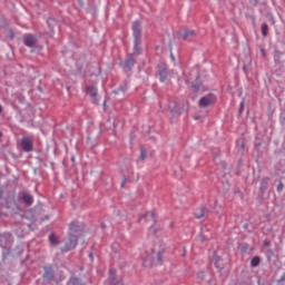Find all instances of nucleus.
<instances>
[{
    "label": "nucleus",
    "mask_w": 285,
    "mask_h": 285,
    "mask_svg": "<svg viewBox=\"0 0 285 285\" xmlns=\"http://www.w3.org/2000/svg\"><path fill=\"white\" fill-rule=\"evenodd\" d=\"M69 230V239L65 244V247H62L63 253H68V250L77 248V236H75V233H79V230H81V226L77 222H71Z\"/></svg>",
    "instance_id": "obj_1"
},
{
    "label": "nucleus",
    "mask_w": 285,
    "mask_h": 285,
    "mask_svg": "<svg viewBox=\"0 0 285 285\" xmlns=\"http://www.w3.org/2000/svg\"><path fill=\"white\" fill-rule=\"evenodd\" d=\"M131 30L134 37V52L139 55V52H141V22H132Z\"/></svg>",
    "instance_id": "obj_2"
},
{
    "label": "nucleus",
    "mask_w": 285,
    "mask_h": 285,
    "mask_svg": "<svg viewBox=\"0 0 285 285\" xmlns=\"http://www.w3.org/2000/svg\"><path fill=\"white\" fill-rule=\"evenodd\" d=\"M145 222H147V224H150L149 233H151V235H157V233L161 230V228L155 227V224H157V216H155V213L148 212L145 215Z\"/></svg>",
    "instance_id": "obj_3"
},
{
    "label": "nucleus",
    "mask_w": 285,
    "mask_h": 285,
    "mask_svg": "<svg viewBox=\"0 0 285 285\" xmlns=\"http://www.w3.org/2000/svg\"><path fill=\"white\" fill-rule=\"evenodd\" d=\"M20 146L24 153H32L35 150V139H32V136H24L20 141Z\"/></svg>",
    "instance_id": "obj_4"
},
{
    "label": "nucleus",
    "mask_w": 285,
    "mask_h": 285,
    "mask_svg": "<svg viewBox=\"0 0 285 285\" xmlns=\"http://www.w3.org/2000/svg\"><path fill=\"white\" fill-rule=\"evenodd\" d=\"M85 92H86V95H89L92 104H98L99 95L97 92V87L96 86H86Z\"/></svg>",
    "instance_id": "obj_5"
},
{
    "label": "nucleus",
    "mask_w": 285,
    "mask_h": 285,
    "mask_svg": "<svg viewBox=\"0 0 285 285\" xmlns=\"http://www.w3.org/2000/svg\"><path fill=\"white\" fill-rule=\"evenodd\" d=\"M215 101H217V98H215L213 95H208L200 98L199 106H202L203 108H208V106H213Z\"/></svg>",
    "instance_id": "obj_6"
},
{
    "label": "nucleus",
    "mask_w": 285,
    "mask_h": 285,
    "mask_svg": "<svg viewBox=\"0 0 285 285\" xmlns=\"http://www.w3.org/2000/svg\"><path fill=\"white\" fill-rule=\"evenodd\" d=\"M23 43L27 48H35L37 46V37L28 33L23 36Z\"/></svg>",
    "instance_id": "obj_7"
},
{
    "label": "nucleus",
    "mask_w": 285,
    "mask_h": 285,
    "mask_svg": "<svg viewBox=\"0 0 285 285\" xmlns=\"http://www.w3.org/2000/svg\"><path fill=\"white\" fill-rule=\"evenodd\" d=\"M20 199H22V202H24V204L27 206H32L35 198H32V195L28 194V193H21L20 194Z\"/></svg>",
    "instance_id": "obj_8"
},
{
    "label": "nucleus",
    "mask_w": 285,
    "mask_h": 285,
    "mask_svg": "<svg viewBox=\"0 0 285 285\" xmlns=\"http://www.w3.org/2000/svg\"><path fill=\"white\" fill-rule=\"evenodd\" d=\"M119 284V279H117V271L110 269L109 271V285H117Z\"/></svg>",
    "instance_id": "obj_9"
},
{
    "label": "nucleus",
    "mask_w": 285,
    "mask_h": 285,
    "mask_svg": "<svg viewBox=\"0 0 285 285\" xmlns=\"http://www.w3.org/2000/svg\"><path fill=\"white\" fill-rule=\"evenodd\" d=\"M193 37H195V31L193 30H186L184 31V33L181 35V39L184 41H186L187 39H191Z\"/></svg>",
    "instance_id": "obj_10"
},
{
    "label": "nucleus",
    "mask_w": 285,
    "mask_h": 285,
    "mask_svg": "<svg viewBox=\"0 0 285 285\" xmlns=\"http://www.w3.org/2000/svg\"><path fill=\"white\" fill-rule=\"evenodd\" d=\"M125 66L129 70H132V67L135 66V58L132 56H129V58L125 62Z\"/></svg>",
    "instance_id": "obj_11"
},
{
    "label": "nucleus",
    "mask_w": 285,
    "mask_h": 285,
    "mask_svg": "<svg viewBox=\"0 0 285 285\" xmlns=\"http://www.w3.org/2000/svg\"><path fill=\"white\" fill-rule=\"evenodd\" d=\"M161 255H164V252H161V250L154 252L151 254V258L157 259L158 264H161Z\"/></svg>",
    "instance_id": "obj_12"
},
{
    "label": "nucleus",
    "mask_w": 285,
    "mask_h": 285,
    "mask_svg": "<svg viewBox=\"0 0 285 285\" xmlns=\"http://www.w3.org/2000/svg\"><path fill=\"white\" fill-rule=\"evenodd\" d=\"M49 240H50V244H52L53 246H57V244H59V236L51 234L49 236Z\"/></svg>",
    "instance_id": "obj_13"
},
{
    "label": "nucleus",
    "mask_w": 285,
    "mask_h": 285,
    "mask_svg": "<svg viewBox=\"0 0 285 285\" xmlns=\"http://www.w3.org/2000/svg\"><path fill=\"white\" fill-rule=\"evenodd\" d=\"M160 81L164 82L168 78V71L166 69H163L159 71Z\"/></svg>",
    "instance_id": "obj_14"
},
{
    "label": "nucleus",
    "mask_w": 285,
    "mask_h": 285,
    "mask_svg": "<svg viewBox=\"0 0 285 285\" xmlns=\"http://www.w3.org/2000/svg\"><path fill=\"white\" fill-rule=\"evenodd\" d=\"M80 282H81V281H80L78 277H71V278L69 279L68 285H79Z\"/></svg>",
    "instance_id": "obj_15"
},
{
    "label": "nucleus",
    "mask_w": 285,
    "mask_h": 285,
    "mask_svg": "<svg viewBox=\"0 0 285 285\" xmlns=\"http://www.w3.org/2000/svg\"><path fill=\"white\" fill-rule=\"evenodd\" d=\"M262 35L263 37H267L268 36V24L264 23L262 27Z\"/></svg>",
    "instance_id": "obj_16"
},
{
    "label": "nucleus",
    "mask_w": 285,
    "mask_h": 285,
    "mask_svg": "<svg viewBox=\"0 0 285 285\" xmlns=\"http://www.w3.org/2000/svg\"><path fill=\"white\" fill-rule=\"evenodd\" d=\"M259 262H261L259 257L256 256V257L252 258L250 264H252V266L256 267L259 264Z\"/></svg>",
    "instance_id": "obj_17"
},
{
    "label": "nucleus",
    "mask_w": 285,
    "mask_h": 285,
    "mask_svg": "<svg viewBox=\"0 0 285 285\" xmlns=\"http://www.w3.org/2000/svg\"><path fill=\"white\" fill-rule=\"evenodd\" d=\"M148 157V151L146 149L140 150V159L144 161Z\"/></svg>",
    "instance_id": "obj_18"
},
{
    "label": "nucleus",
    "mask_w": 285,
    "mask_h": 285,
    "mask_svg": "<svg viewBox=\"0 0 285 285\" xmlns=\"http://www.w3.org/2000/svg\"><path fill=\"white\" fill-rule=\"evenodd\" d=\"M195 217L196 219H202V217H204V209H202L199 214L196 213Z\"/></svg>",
    "instance_id": "obj_19"
},
{
    "label": "nucleus",
    "mask_w": 285,
    "mask_h": 285,
    "mask_svg": "<svg viewBox=\"0 0 285 285\" xmlns=\"http://www.w3.org/2000/svg\"><path fill=\"white\" fill-rule=\"evenodd\" d=\"M283 189H284V184L279 183L278 187H277V190H283Z\"/></svg>",
    "instance_id": "obj_20"
},
{
    "label": "nucleus",
    "mask_w": 285,
    "mask_h": 285,
    "mask_svg": "<svg viewBox=\"0 0 285 285\" xmlns=\"http://www.w3.org/2000/svg\"><path fill=\"white\" fill-rule=\"evenodd\" d=\"M126 181H128V179H124L121 183V188H124V186H126Z\"/></svg>",
    "instance_id": "obj_21"
},
{
    "label": "nucleus",
    "mask_w": 285,
    "mask_h": 285,
    "mask_svg": "<svg viewBox=\"0 0 285 285\" xmlns=\"http://www.w3.org/2000/svg\"><path fill=\"white\" fill-rule=\"evenodd\" d=\"M244 108V102H240V109Z\"/></svg>",
    "instance_id": "obj_22"
},
{
    "label": "nucleus",
    "mask_w": 285,
    "mask_h": 285,
    "mask_svg": "<svg viewBox=\"0 0 285 285\" xmlns=\"http://www.w3.org/2000/svg\"><path fill=\"white\" fill-rule=\"evenodd\" d=\"M0 239H3V235H0Z\"/></svg>",
    "instance_id": "obj_23"
},
{
    "label": "nucleus",
    "mask_w": 285,
    "mask_h": 285,
    "mask_svg": "<svg viewBox=\"0 0 285 285\" xmlns=\"http://www.w3.org/2000/svg\"><path fill=\"white\" fill-rule=\"evenodd\" d=\"M1 110H2V107H1V105H0V112H1Z\"/></svg>",
    "instance_id": "obj_24"
},
{
    "label": "nucleus",
    "mask_w": 285,
    "mask_h": 285,
    "mask_svg": "<svg viewBox=\"0 0 285 285\" xmlns=\"http://www.w3.org/2000/svg\"><path fill=\"white\" fill-rule=\"evenodd\" d=\"M1 137H2V134L0 132V139H1Z\"/></svg>",
    "instance_id": "obj_25"
}]
</instances>
